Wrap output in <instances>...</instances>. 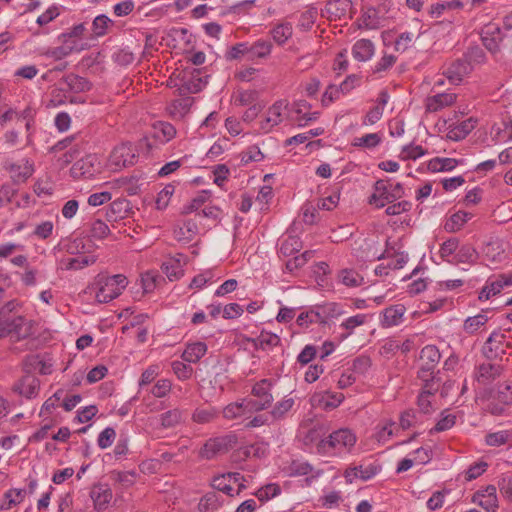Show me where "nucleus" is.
<instances>
[{
	"label": "nucleus",
	"mask_w": 512,
	"mask_h": 512,
	"mask_svg": "<svg viewBox=\"0 0 512 512\" xmlns=\"http://www.w3.org/2000/svg\"><path fill=\"white\" fill-rule=\"evenodd\" d=\"M357 442L356 434L349 428H340L321 439L316 450L325 456H341L351 453Z\"/></svg>",
	"instance_id": "f257e3e1"
},
{
	"label": "nucleus",
	"mask_w": 512,
	"mask_h": 512,
	"mask_svg": "<svg viewBox=\"0 0 512 512\" xmlns=\"http://www.w3.org/2000/svg\"><path fill=\"white\" fill-rule=\"evenodd\" d=\"M34 334V323L23 316L0 318V338L11 342L27 339Z\"/></svg>",
	"instance_id": "f03ea898"
},
{
	"label": "nucleus",
	"mask_w": 512,
	"mask_h": 512,
	"mask_svg": "<svg viewBox=\"0 0 512 512\" xmlns=\"http://www.w3.org/2000/svg\"><path fill=\"white\" fill-rule=\"evenodd\" d=\"M95 298L99 303H108L118 297L126 288L128 280L122 274L99 276Z\"/></svg>",
	"instance_id": "7ed1b4c3"
},
{
	"label": "nucleus",
	"mask_w": 512,
	"mask_h": 512,
	"mask_svg": "<svg viewBox=\"0 0 512 512\" xmlns=\"http://www.w3.org/2000/svg\"><path fill=\"white\" fill-rule=\"evenodd\" d=\"M403 194L404 189L400 183L392 185L384 180H378L374 185V193L370 196L369 203L377 208H382L401 198Z\"/></svg>",
	"instance_id": "20e7f679"
},
{
	"label": "nucleus",
	"mask_w": 512,
	"mask_h": 512,
	"mask_svg": "<svg viewBox=\"0 0 512 512\" xmlns=\"http://www.w3.org/2000/svg\"><path fill=\"white\" fill-rule=\"evenodd\" d=\"M273 386L274 381L272 379H261L253 385L251 395L256 399L247 400L250 411L258 412L271 406L274 400L271 392Z\"/></svg>",
	"instance_id": "39448f33"
},
{
	"label": "nucleus",
	"mask_w": 512,
	"mask_h": 512,
	"mask_svg": "<svg viewBox=\"0 0 512 512\" xmlns=\"http://www.w3.org/2000/svg\"><path fill=\"white\" fill-rule=\"evenodd\" d=\"M100 170V163L94 154L86 155L76 161L71 169L70 174L74 179H89L97 174Z\"/></svg>",
	"instance_id": "423d86ee"
},
{
	"label": "nucleus",
	"mask_w": 512,
	"mask_h": 512,
	"mask_svg": "<svg viewBox=\"0 0 512 512\" xmlns=\"http://www.w3.org/2000/svg\"><path fill=\"white\" fill-rule=\"evenodd\" d=\"M23 370L29 374L49 375L53 371V362L48 354H30L23 360Z\"/></svg>",
	"instance_id": "0eeeda50"
},
{
	"label": "nucleus",
	"mask_w": 512,
	"mask_h": 512,
	"mask_svg": "<svg viewBox=\"0 0 512 512\" xmlns=\"http://www.w3.org/2000/svg\"><path fill=\"white\" fill-rule=\"evenodd\" d=\"M353 4L351 0H329L322 9V16L329 20L352 18Z\"/></svg>",
	"instance_id": "6e6552de"
},
{
	"label": "nucleus",
	"mask_w": 512,
	"mask_h": 512,
	"mask_svg": "<svg viewBox=\"0 0 512 512\" xmlns=\"http://www.w3.org/2000/svg\"><path fill=\"white\" fill-rule=\"evenodd\" d=\"M381 470V466L376 462L361 463L359 465L349 467L344 472L346 482L353 483L355 479L368 481L376 476Z\"/></svg>",
	"instance_id": "1a4fd4ad"
},
{
	"label": "nucleus",
	"mask_w": 512,
	"mask_h": 512,
	"mask_svg": "<svg viewBox=\"0 0 512 512\" xmlns=\"http://www.w3.org/2000/svg\"><path fill=\"white\" fill-rule=\"evenodd\" d=\"M512 285V274H500L494 278H489L485 286L479 292V300H488L501 292L505 286Z\"/></svg>",
	"instance_id": "9d476101"
},
{
	"label": "nucleus",
	"mask_w": 512,
	"mask_h": 512,
	"mask_svg": "<svg viewBox=\"0 0 512 512\" xmlns=\"http://www.w3.org/2000/svg\"><path fill=\"white\" fill-rule=\"evenodd\" d=\"M201 77L199 69H193L190 72H184L181 77V84L179 86L180 94H195L200 92L206 85Z\"/></svg>",
	"instance_id": "9b49d317"
},
{
	"label": "nucleus",
	"mask_w": 512,
	"mask_h": 512,
	"mask_svg": "<svg viewBox=\"0 0 512 512\" xmlns=\"http://www.w3.org/2000/svg\"><path fill=\"white\" fill-rule=\"evenodd\" d=\"M288 107V103L285 100L276 101L267 110L266 117L260 122V130L267 133L272 130L273 127L280 124L283 120L282 114Z\"/></svg>",
	"instance_id": "f8f14e48"
},
{
	"label": "nucleus",
	"mask_w": 512,
	"mask_h": 512,
	"mask_svg": "<svg viewBox=\"0 0 512 512\" xmlns=\"http://www.w3.org/2000/svg\"><path fill=\"white\" fill-rule=\"evenodd\" d=\"M230 448L227 437H215L208 439L199 451V456L204 459H212L218 454L226 453Z\"/></svg>",
	"instance_id": "ddd939ff"
},
{
	"label": "nucleus",
	"mask_w": 512,
	"mask_h": 512,
	"mask_svg": "<svg viewBox=\"0 0 512 512\" xmlns=\"http://www.w3.org/2000/svg\"><path fill=\"white\" fill-rule=\"evenodd\" d=\"M472 67L466 58L453 61L443 72V75L452 83L459 84L470 73Z\"/></svg>",
	"instance_id": "4468645a"
},
{
	"label": "nucleus",
	"mask_w": 512,
	"mask_h": 512,
	"mask_svg": "<svg viewBox=\"0 0 512 512\" xmlns=\"http://www.w3.org/2000/svg\"><path fill=\"white\" fill-rule=\"evenodd\" d=\"M472 501L487 512H495L498 508L496 487L494 485H488L485 489L477 491Z\"/></svg>",
	"instance_id": "2eb2a0df"
},
{
	"label": "nucleus",
	"mask_w": 512,
	"mask_h": 512,
	"mask_svg": "<svg viewBox=\"0 0 512 512\" xmlns=\"http://www.w3.org/2000/svg\"><path fill=\"white\" fill-rule=\"evenodd\" d=\"M40 381L33 374L26 373L13 387V390L20 395L31 399L38 395Z\"/></svg>",
	"instance_id": "dca6fc26"
},
{
	"label": "nucleus",
	"mask_w": 512,
	"mask_h": 512,
	"mask_svg": "<svg viewBox=\"0 0 512 512\" xmlns=\"http://www.w3.org/2000/svg\"><path fill=\"white\" fill-rule=\"evenodd\" d=\"M14 183H24L34 173V163L29 159H23L19 163H10L7 166Z\"/></svg>",
	"instance_id": "f3484780"
},
{
	"label": "nucleus",
	"mask_w": 512,
	"mask_h": 512,
	"mask_svg": "<svg viewBox=\"0 0 512 512\" xmlns=\"http://www.w3.org/2000/svg\"><path fill=\"white\" fill-rule=\"evenodd\" d=\"M503 40V34L496 24H488L482 30L483 45L492 53L499 51L500 43Z\"/></svg>",
	"instance_id": "a211bd4d"
},
{
	"label": "nucleus",
	"mask_w": 512,
	"mask_h": 512,
	"mask_svg": "<svg viewBox=\"0 0 512 512\" xmlns=\"http://www.w3.org/2000/svg\"><path fill=\"white\" fill-rule=\"evenodd\" d=\"M90 497L94 503L95 510L104 511L112 499V491L105 484H96L91 488Z\"/></svg>",
	"instance_id": "6ab92c4d"
},
{
	"label": "nucleus",
	"mask_w": 512,
	"mask_h": 512,
	"mask_svg": "<svg viewBox=\"0 0 512 512\" xmlns=\"http://www.w3.org/2000/svg\"><path fill=\"white\" fill-rule=\"evenodd\" d=\"M505 334L500 330L493 331L486 340L483 350L487 358H495L504 353L503 344L505 342Z\"/></svg>",
	"instance_id": "aec40b11"
},
{
	"label": "nucleus",
	"mask_w": 512,
	"mask_h": 512,
	"mask_svg": "<svg viewBox=\"0 0 512 512\" xmlns=\"http://www.w3.org/2000/svg\"><path fill=\"white\" fill-rule=\"evenodd\" d=\"M115 26V22L109 18L105 14H100L96 16L91 24V36L90 39H98L109 34L113 27Z\"/></svg>",
	"instance_id": "412c9836"
},
{
	"label": "nucleus",
	"mask_w": 512,
	"mask_h": 512,
	"mask_svg": "<svg viewBox=\"0 0 512 512\" xmlns=\"http://www.w3.org/2000/svg\"><path fill=\"white\" fill-rule=\"evenodd\" d=\"M479 254L471 244L458 245L456 254L451 259V264H470L473 265L477 262Z\"/></svg>",
	"instance_id": "4be33fe9"
},
{
	"label": "nucleus",
	"mask_w": 512,
	"mask_h": 512,
	"mask_svg": "<svg viewBox=\"0 0 512 512\" xmlns=\"http://www.w3.org/2000/svg\"><path fill=\"white\" fill-rule=\"evenodd\" d=\"M111 157L117 166L128 167L134 165L136 155L130 145L122 144L113 150Z\"/></svg>",
	"instance_id": "5701e85b"
},
{
	"label": "nucleus",
	"mask_w": 512,
	"mask_h": 512,
	"mask_svg": "<svg viewBox=\"0 0 512 512\" xmlns=\"http://www.w3.org/2000/svg\"><path fill=\"white\" fill-rule=\"evenodd\" d=\"M184 255L178 254L177 257H172L163 262L161 268L170 281L179 279L183 274Z\"/></svg>",
	"instance_id": "b1692460"
},
{
	"label": "nucleus",
	"mask_w": 512,
	"mask_h": 512,
	"mask_svg": "<svg viewBox=\"0 0 512 512\" xmlns=\"http://www.w3.org/2000/svg\"><path fill=\"white\" fill-rule=\"evenodd\" d=\"M198 233V225L193 219L185 220L182 225L174 228L173 236L178 241L190 242Z\"/></svg>",
	"instance_id": "393cba45"
},
{
	"label": "nucleus",
	"mask_w": 512,
	"mask_h": 512,
	"mask_svg": "<svg viewBox=\"0 0 512 512\" xmlns=\"http://www.w3.org/2000/svg\"><path fill=\"white\" fill-rule=\"evenodd\" d=\"M272 47L269 40L259 39L252 44L248 43V60L266 59L271 54Z\"/></svg>",
	"instance_id": "a878e982"
},
{
	"label": "nucleus",
	"mask_w": 512,
	"mask_h": 512,
	"mask_svg": "<svg viewBox=\"0 0 512 512\" xmlns=\"http://www.w3.org/2000/svg\"><path fill=\"white\" fill-rule=\"evenodd\" d=\"M438 386L434 383L424 384L422 386V391L418 396V407L420 411L424 414L431 413L434 408L432 405L431 397L438 391Z\"/></svg>",
	"instance_id": "bb28decb"
},
{
	"label": "nucleus",
	"mask_w": 512,
	"mask_h": 512,
	"mask_svg": "<svg viewBox=\"0 0 512 512\" xmlns=\"http://www.w3.org/2000/svg\"><path fill=\"white\" fill-rule=\"evenodd\" d=\"M60 15V8L56 5L50 6L45 12L39 15L36 19L38 29L34 32V35L48 34L50 29L49 23L55 20Z\"/></svg>",
	"instance_id": "cd10ccee"
},
{
	"label": "nucleus",
	"mask_w": 512,
	"mask_h": 512,
	"mask_svg": "<svg viewBox=\"0 0 512 512\" xmlns=\"http://www.w3.org/2000/svg\"><path fill=\"white\" fill-rule=\"evenodd\" d=\"M375 52V46L369 39H360L355 42L352 47L353 57L361 62L368 61L372 58Z\"/></svg>",
	"instance_id": "c85d7f7f"
},
{
	"label": "nucleus",
	"mask_w": 512,
	"mask_h": 512,
	"mask_svg": "<svg viewBox=\"0 0 512 512\" xmlns=\"http://www.w3.org/2000/svg\"><path fill=\"white\" fill-rule=\"evenodd\" d=\"M406 311L403 304H395L383 311L381 324L383 327H393L401 323L402 317Z\"/></svg>",
	"instance_id": "c756f323"
},
{
	"label": "nucleus",
	"mask_w": 512,
	"mask_h": 512,
	"mask_svg": "<svg viewBox=\"0 0 512 512\" xmlns=\"http://www.w3.org/2000/svg\"><path fill=\"white\" fill-rule=\"evenodd\" d=\"M456 98V94L454 93H438L427 98L426 106L429 111L436 112L444 107L453 105Z\"/></svg>",
	"instance_id": "7c9ffc66"
},
{
	"label": "nucleus",
	"mask_w": 512,
	"mask_h": 512,
	"mask_svg": "<svg viewBox=\"0 0 512 512\" xmlns=\"http://www.w3.org/2000/svg\"><path fill=\"white\" fill-rule=\"evenodd\" d=\"M223 497L216 491L207 492L198 504L200 512H216L223 505Z\"/></svg>",
	"instance_id": "2f4dec72"
},
{
	"label": "nucleus",
	"mask_w": 512,
	"mask_h": 512,
	"mask_svg": "<svg viewBox=\"0 0 512 512\" xmlns=\"http://www.w3.org/2000/svg\"><path fill=\"white\" fill-rule=\"evenodd\" d=\"M207 352V345L204 342L197 341L187 344L181 358L185 362L197 363Z\"/></svg>",
	"instance_id": "473e14b6"
},
{
	"label": "nucleus",
	"mask_w": 512,
	"mask_h": 512,
	"mask_svg": "<svg viewBox=\"0 0 512 512\" xmlns=\"http://www.w3.org/2000/svg\"><path fill=\"white\" fill-rule=\"evenodd\" d=\"M367 319L368 316L366 314L361 313L345 319L339 326L341 329L345 330V332L339 336V340L342 341L348 338L350 335L353 334L354 330L357 327L364 325L367 322Z\"/></svg>",
	"instance_id": "72a5a7b5"
},
{
	"label": "nucleus",
	"mask_w": 512,
	"mask_h": 512,
	"mask_svg": "<svg viewBox=\"0 0 512 512\" xmlns=\"http://www.w3.org/2000/svg\"><path fill=\"white\" fill-rule=\"evenodd\" d=\"M75 50H80L77 47V43H66L65 41H62L61 46L48 48L43 53V55L48 58H52L53 60L59 61L69 56Z\"/></svg>",
	"instance_id": "f704fd0d"
},
{
	"label": "nucleus",
	"mask_w": 512,
	"mask_h": 512,
	"mask_svg": "<svg viewBox=\"0 0 512 512\" xmlns=\"http://www.w3.org/2000/svg\"><path fill=\"white\" fill-rule=\"evenodd\" d=\"M176 135L175 127L168 122H157L153 126V137L160 143H167Z\"/></svg>",
	"instance_id": "c9c22d12"
},
{
	"label": "nucleus",
	"mask_w": 512,
	"mask_h": 512,
	"mask_svg": "<svg viewBox=\"0 0 512 512\" xmlns=\"http://www.w3.org/2000/svg\"><path fill=\"white\" fill-rule=\"evenodd\" d=\"M219 415V411L212 406L198 407L192 413V421L197 424H208L213 422Z\"/></svg>",
	"instance_id": "e433bc0d"
},
{
	"label": "nucleus",
	"mask_w": 512,
	"mask_h": 512,
	"mask_svg": "<svg viewBox=\"0 0 512 512\" xmlns=\"http://www.w3.org/2000/svg\"><path fill=\"white\" fill-rule=\"evenodd\" d=\"M63 82L70 91L75 93L85 92L91 89V83L86 78L76 74L66 75L63 77Z\"/></svg>",
	"instance_id": "4c0bfd02"
},
{
	"label": "nucleus",
	"mask_w": 512,
	"mask_h": 512,
	"mask_svg": "<svg viewBox=\"0 0 512 512\" xmlns=\"http://www.w3.org/2000/svg\"><path fill=\"white\" fill-rule=\"evenodd\" d=\"M96 262L94 255H82L73 258L63 259L61 263L66 270H79L90 266Z\"/></svg>",
	"instance_id": "58836bf2"
},
{
	"label": "nucleus",
	"mask_w": 512,
	"mask_h": 512,
	"mask_svg": "<svg viewBox=\"0 0 512 512\" xmlns=\"http://www.w3.org/2000/svg\"><path fill=\"white\" fill-rule=\"evenodd\" d=\"M488 316L481 312L475 316L468 317L463 324V330L470 335L479 332L488 322Z\"/></svg>",
	"instance_id": "ea45409f"
},
{
	"label": "nucleus",
	"mask_w": 512,
	"mask_h": 512,
	"mask_svg": "<svg viewBox=\"0 0 512 512\" xmlns=\"http://www.w3.org/2000/svg\"><path fill=\"white\" fill-rule=\"evenodd\" d=\"M441 358V354L435 345H426L420 352V360L422 365L429 366L433 369L437 366Z\"/></svg>",
	"instance_id": "a19ab883"
},
{
	"label": "nucleus",
	"mask_w": 512,
	"mask_h": 512,
	"mask_svg": "<svg viewBox=\"0 0 512 512\" xmlns=\"http://www.w3.org/2000/svg\"><path fill=\"white\" fill-rule=\"evenodd\" d=\"M476 125V120L473 118L462 121L455 127L451 128L448 135L449 138L455 141H459L464 139L474 128Z\"/></svg>",
	"instance_id": "79ce46f5"
},
{
	"label": "nucleus",
	"mask_w": 512,
	"mask_h": 512,
	"mask_svg": "<svg viewBox=\"0 0 512 512\" xmlns=\"http://www.w3.org/2000/svg\"><path fill=\"white\" fill-rule=\"evenodd\" d=\"M292 34L293 29L289 22L279 23L271 30L272 38L278 45L285 44L292 37Z\"/></svg>",
	"instance_id": "37998d69"
},
{
	"label": "nucleus",
	"mask_w": 512,
	"mask_h": 512,
	"mask_svg": "<svg viewBox=\"0 0 512 512\" xmlns=\"http://www.w3.org/2000/svg\"><path fill=\"white\" fill-rule=\"evenodd\" d=\"M130 209V202L126 199L114 200L107 211L108 220H116L117 218H124Z\"/></svg>",
	"instance_id": "c03bdc74"
},
{
	"label": "nucleus",
	"mask_w": 512,
	"mask_h": 512,
	"mask_svg": "<svg viewBox=\"0 0 512 512\" xmlns=\"http://www.w3.org/2000/svg\"><path fill=\"white\" fill-rule=\"evenodd\" d=\"M472 215L465 211H458L450 216L446 221L444 228L447 232L459 231L464 224L471 219Z\"/></svg>",
	"instance_id": "a18cd8bd"
},
{
	"label": "nucleus",
	"mask_w": 512,
	"mask_h": 512,
	"mask_svg": "<svg viewBox=\"0 0 512 512\" xmlns=\"http://www.w3.org/2000/svg\"><path fill=\"white\" fill-rule=\"evenodd\" d=\"M246 412H251L250 411V406H248V401L247 400H244L243 402H236V403H231L229 405H227L224 409H223V416L224 418L226 419H236L238 417H242L246 414Z\"/></svg>",
	"instance_id": "49530a36"
},
{
	"label": "nucleus",
	"mask_w": 512,
	"mask_h": 512,
	"mask_svg": "<svg viewBox=\"0 0 512 512\" xmlns=\"http://www.w3.org/2000/svg\"><path fill=\"white\" fill-rule=\"evenodd\" d=\"M501 367L491 363H483L478 367V380L485 383L500 376Z\"/></svg>",
	"instance_id": "de8ad7c7"
},
{
	"label": "nucleus",
	"mask_w": 512,
	"mask_h": 512,
	"mask_svg": "<svg viewBox=\"0 0 512 512\" xmlns=\"http://www.w3.org/2000/svg\"><path fill=\"white\" fill-rule=\"evenodd\" d=\"M457 160L453 158H433L428 162V170L431 172L451 171L457 166Z\"/></svg>",
	"instance_id": "09e8293b"
},
{
	"label": "nucleus",
	"mask_w": 512,
	"mask_h": 512,
	"mask_svg": "<svg viewBox=\"0 0 512 512\" xmlns=\"http://www.w3.org/2000/svg\"><path fill=\"white\" fill-rule=\"evenodd\" d=\"M279 343V336L267 331H262L260 335L254 340L255 347L260 348L262 350L275 347L279 345Z\"/></svg>",
	"instance_id": "8fccbe9b"
},
{
	"label": "nucleus",
	"mask_w": 512,
	"mask_h": 512,
	"mask_svg": "<svg viewBox=\"0 0 512 512\" xmlns=\"http://www.w3.org/2000/svg\"><path fill=\"white\" fill-rule=\"evenodd\" d=\"M296 322L299 326L307 328L309 326V324H312V323L322 324V323H325L326 321L321 312L315 311V310H310V311L302 312L301 314H299Z\"/></svg>",
	"instance_id": "3c124183"
},
{
	"label": "nucleus",
	"mask_w": 512,
	"mask_h": 512,
	"mask_svg": "<svg viewBox=\"0 0 512 512\" xmlns=\"http://www.w3.org/2000/svg\"><path fill=\"white\" fill-rule=\"evenodd\" d=\"M26 495L24 489H10L4 494L5 502L1 505L2 509H11L13 506L21 503Z\"/></svg>",
	"instance_id": "603ef678"
},
{
	"label": "nucleus",
	"mask_w": 512,
	"mask_h": 512,
	"mask_svg": "<svg viewBox=\"0 0 512 512\" xmlns=\"http://www.w3.org/2000/svg\"><path fill=\"white\" fill-rule=\"evenodd\" d=\"M459 240L455 237L449 238L444 241L439 250L440 257L443 261H446L451 264L450 257H453L458 249Z\"/></svg>",
	"instance_id": "864d4df0"
},
{
	"label": "nucleus",
	"mask_w": 512,
	"mask_h": 512,
	"mask_svg": "<svg viewBox=\"0 0 512 512\" xmlns=\"http://www.w3.org/2000/svg\"><path fill=\"white\" fill-rule=\"evenodd\" d=\"M264 159V154L256 145H251L240 153V162L247 165L252 162H260Z\"/></svg>",
	"instance_id": "5fc2aeb1"
},
{
	"label": "nucleus",
	"mask_w": 512,
	"mask_h": 512,
	"mask_svg": "<svg viewBox=\"0 0 512 512\" xmlns=\"http://www.w3.org/2000/svg\"><path fill=\"white\" fill-rule=\"evenodd\" d=\"M294 399L285 397L281 401L277 402L271 411V416L275 420H280L285 418L286 414L292 409L294 406Z\"/></svg>",
	"instance_id": "6e6d98bb"
},
{
	"label": "nucleus",
	"mask_w": 512,
	"mask_h": 512,
	"mask_svg": "<svg viewBox=\"0 0 512 512\" xmlns=\"http://www.w3.org/2000/svg\"><path fill=\"white\" fill-rule=\"evenodd\" d=\"M302 247V243L297 236H288L285 238L280 246V253L284 256H291L296 252H299Z\"/></svg>",
	"instance_id": "4d7b16f0"
},
{
	"label": "nucleus",
	"mask_w": 512,
	"mask_h": 512,
	"mask_svg": "<svg viewBox=\"0 0 512 512\" xmlns=\"http://www.w3.org/2000/svg\"><path fill=\"white\" fill-rule=\"evenodd\" d=\"M456 423V415L447 413V411H443L441 413V418L436 423V425L430 430V433H438L451 429Z\"/></svg>",
	"instance_id": "13d9d810"
},
{
	"label": "nucleus",
	"mask_w": 512,
	"mask_h": 512,
	"mask_svg": "<svg viewBox=\"0 0 512 512\" xmlns=\"http://www.w3.org/2000/svg\"><path fill=\"white\" fill-rule=\"evenodd\" d=\"M341 283L348 287L360 286L363 282V277L352 269H344L339 275Z\"/></svg>",
	"instance_id": "bf43d9fd"
},
{
	"label": "nucleus",
	"mask_w": 512,
	"mask_h": 512,
	"mask_svg": "<svg viewBox=\"0 0 512 512\" xmlns=\"http://www.w3.org/2000/svg\"><path fill=\"white\" fill-rule=\"evenodd\" d=\"M182 418V412L181 410L175 408L169 411L164 412L160 416L161 425L164 428H172L175 427L177 424L180 423Z\"/></svg>",
	"instance_id": "052dcab7"
},
{
	"label": "nucleus",
	"mask_w": 512,
	"mask_h": 512,
	"mask_svg": "<svg viewBox=\"0 0 512 512\" xmlns=\"http://www.w3.org/2000/svg\"><path fill=\"white\" fill-rule=\"evenodd\" d=\"M161 276L153 271L145 272L141 275V287L144 293H151L156 288Z\"/></svg>",
	"instance_id": "680f3d73"
},
{
	"label": "nucleus",
	"mask_w": 512,
	"mask_h": 512,
	"mask_svg": "<svg viewBox=\"0 0 512 512\" xmlns=\"http://www.w3.org/2000/svg\"><path fill=\"white\" fill-rule=\"evenodd\" d=\"M86 26L84 23H79L68 29L66 32L62 33L59 36L61 41H65L66 43H76L74 38H82L84 33L86 32Z\"/></svg>",
	"instance_id": "e2e57ef3"
},
{
	"label": "nucleus",
	"mask_w": 512,
	"mask_h": 512,
	"mask_svg": "<svg viewBox=\"0 0 512 512\" xmlns=\"http://www.w3.org/2000/svg\"><path fill=\"white\" fill-rule=\"evenodd\" d=\"M175 192V187L172 184H167L157 195L156 197V208L159 210L165 209L172 197V195Z\"/></svg>",
	"instance_id": "0e129e2a"
},
{
	"label": "nucleus",
	"mask_w": 512,
	"mask_h": 512,
	"mask_svg": "<svg viewBox=\"0 0 512 512\" xmlns=\"http://www.w3.org/2000/svg\"><path fill=\"white\" fill-rule=\"evenodd\" d=\"M281 492V488L277 484H267L264 487H261L256 493L255 496L260 500L261 502H266L277 495H279Z\"/></svg>",
	"instance_id": "69168bd1"
},
{
	"label": "nucleus",
	"mask_w": 512,
	"mask_h": 512,
	"mask_svg": "<svg viewBox=\"0 0 512 512\" xmlns=\"http://www.w3.org/2000/svg\"><path fill=\"white\" fill-rule=\"evenodd\" d=\"M426 154V150L420 145L409 144L402 148L400 157L403 160H416Z\"/></svg>",
	"instance_id": "338daca9"
},
{
	"label": "nucleus",
	"mask_w": 512,
	"mask_h": 512,
	"mask_svg": "<svg viewBox=\"0 0 512 512\" xmlns=\"http://www.w3.org/2000/svg\"><path fill=\"white\" fill-rule=\"evenodd\" d=\"M317 15V8L309 7L307 10L301 13L298 24L299 27L303 30H309L315 23Z\"/></svg>",
	"instance_id": "774afa93"
}]
</instances>
